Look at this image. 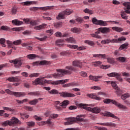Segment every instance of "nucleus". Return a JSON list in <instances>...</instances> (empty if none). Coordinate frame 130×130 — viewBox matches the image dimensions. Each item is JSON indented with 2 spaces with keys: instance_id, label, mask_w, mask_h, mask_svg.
<instances>
[{
  "instance_id": "1",
  "label": "nucleus",
  "mask_w": 130,
  "mask_h": 130,
  "mask_svg": "<svg viewBox=\"0 0 130 130\" xmlns=\"http://www.w3.org/2000/svg\"><path fill=\"white\" fill-rule=\"evenodd\" d=\"M66 69L67 70L64 69H57L56 72L58 73H54L52 74V76L54 78L56 79L59 77H63L64 75H70L72 74V71H74V68L72 66H68L66 67Z\"/></svg>"
},
{
  "instance_id": "2",
  "label": "nucleus",
  "mask_w": 130,
  "mask_h": 130,
  "mask_svg": "<svg viewBox=\"0 0 130 130\" xmlns=\"http://www.w3.org/2000/svg\"><path fill=\"white\" fill-rule=\"evenodd\" d=\"M51 75H47L44 77L38 78L35 81H32V83L36 86L37 85H41L43 86L45 84H50L51 81H48L45 79H50Z\"/></svg>"
},
{
  "instance_id": "3",
  "label": "nucleus",
  "mask_w": 130,
  "mask_h": 130,
  "mask_svg": "<svg viewBox=\"0 0 130 130\" xmlns=\"http://www.w3.org/2000/svg\"><path fill=\"white\" fill-rule=\"evenodd\" d=\"M103 102L105 104H109V103H111L113 104H114L116 106H117L118 108H121V109H126L127 108L125 106H123V105L117 102L116 101L110 99H106L104 100Z\"/></svg>"
},
{
  "instance_id": "4",
  "label": "nucleus",
  "mask_w": 130,
  "mask_h": 130,
  "mask_svg": "<svg viewBox=\"0 0 130 130\" xmlns=\"http://www.w3.org/2000/svg\"><path fill=\"white\" fill-rule=\"evenodd\" d=\"M126 39L124 37H121L117 40V39H113L112 40L107 39L105 40H102L101 41V43L102 44H108L109 43H117V42H119L120 41H125Z\"/></svg>"
},
{
  "instance_id": "5",
  "label": "nucleus",
  "mask_w": 130,
  "mask_h": 130,
  "mask_svg": "<svg viewBox=\"0 0 130 130\" xmlns=\"http://www.w3.org/2000/svg\"><path fill=\"white\" fill-rule=\"evenodd\" d=\"M92 22L94 25H97L101 26L106 27L108 25V21L103 20H98L96 19V17H94L92 19Z\"/></svg>"
},
{
  "instance_id": "6",
  "label": "nucleus",
  "mask_w": 130,
  "mask_h": 130,
  "mask_svg": "<svg viewBox=\"0 0 130 130\" xmlns=\"http://www.w3.org/2000/svg\"><path fill=\"white\" fill-rule=\"evenodd\" d=\"M5 92L9 95H14V96H15L16 97H24V96H26V93H25V92L12 91L9 89H6Z\"/></svg>"
},
{
  "instance_id": "7",
  "label": "nucleus",
  "mask_w": 130,
  "mask_h": 130,
  "mask_svg": "<svg viewBox=\"0 0 130 130\" xmlns=\"http://www.w3.org/2000/svg\"><path fill=\"white\" fill-rule=\"evenodd\" d=\"M19 119L17 118L13 117L11 121H6L3 123V125L6 126L8 124L10 126H14L16 123H19Z\"/></svg>"
},
{
  "instance_id": "8",
  "label": "nucleus",
  "mask_w": 130,
  "mask_h": 130,
  "mask_svg": "<svg viewBox=\"0 0 130 130\" xmlns=\"http://www.w3.org/2000/svg\"><path fill=\"white\" fill-rule=\"evenodd\" d=\"M108 77H110L111 78L115 77L118 81L119 82H122V78L120 76V74L116 72H112L111 73H109L107 74Z\"/></svg>"
},
{
  "instance_id": "9",
  "label": "nucleus",
  "mask_w": 130,
  "mask_h": 130,
  "mask_svg": "<svg viewBox=\"0 0 130 130\" xmlns=\"http://www.w3.org/2000/svg\"><path fill=\"white\" fill-rule=\"evenodd\" d=\"M10 62H11V63H14V64H15L14 67H15L16 68H19L21 67V66H22V61L21 60H19L18 59L11 60Z\"/></svg>"
},
{
  "instance_id": "10",
  "label": "nucleus",
  "mask_w": 130,
  "mask_h": 130,
  "mask_svg": "<svg viewBox=\"0 0 130 130\" xmlns=\"http://www.w3.org/2000/svg\"><path fill=\"white\" fill-rule=\"evenodd\" d=\"M49 63V62L46 60L37 61L32 63V66L34 67H35V66H46V64H48Z\"/></svg>"
},
{
  "instance_id": "11",
  "label": "nucleus",
  "mask_w": 130,
  "mask_h": 130,
  "mask_svg": "<svg viewBox=\"0 0 130 130\" xmlns=\"http://www.w3.org/2000/svg\"><path fill=\"white\" fill-rule=\"evenodd\" d=\"M66 120L67 121L64 122L65 125H70L71 124H73V123H75L76 122V118L70 117L69 118H67L66 119Z\"/></svg>"
},
{
  "instance_id": "12",
  "label": "nucleus",
  "mask_w": 130,
  "mask_h": 130,
  "mask_svg": "<svg viewBox=\"0 0 130 130\" xmlns=\"http://www.w3.org/2000/svg\"><path fill=\"white\" fill-rule=\"evenodd\" d=\"M53 6H47L44 7H33L32 11H36L37 10H41L42 11H47L48 10H51Z\"/></svg>"
},
{
  "instance_id": "13",
  "label": "nucleus",
  "mask_w": 130,
  "mask_h": 130,
  "mask_svg": "<svg viewBox=\"0 0 130 130\" xmlns=\"http://www.w3.org/2000/svg\"><path fill=\"white\" fill-rule=\"evenodd\" d=\"M103 76H92L90 75L89 76V80H91V81H94V82H98L99 81V79H102L103 78Z\"/></svg>"
},
{
  "instance_id": "14",
  "label": "nucleus",
  "mask_w": 130,
  "mask_h": 130,
  "mask_svg": "<svg viewBox=\"0 0 130 130\" xmlns=\"http://www.w3.org/2000/svg\"><path fill=\"white\" fill-rule=\"evenodd\" d=\"M60 94V95L62 96V97H76V95L74 93H71L68 92H62Z\"/></svg>"
},
{
  "instance_id": "15",
  "label": "nucleus",
  "mask_w": 130,
  "mask_h": 130,
  "mask_svg": "<svg viewBox=\"0 0 130 130\" xmlns=\"http://www.w3.org/2000/svg\"><path fill=\"white\" fill-rule=\"evenodd\" d=\"M101 33V30H100L99 28L98 29V31H96L94 34H91L90 36L93 37V38H97L98 39H101V36L98 35Z\"/></svg>"
},
{
  "instance_id": "16",
  "label": "nucleus",
  "mask_w": 130,
  "mask_h": 130,
  "mask_svg": "<svg viewBox=\"0 0 130 130\" xmlns=\"http://www.w3.org/2000/svg\"><path fill=\"white\" fill-rule=\"evenodd\" d=\"M99 30L103 34H107V33L110 32V28L109 27H100Z\"/></svg>"
},
{
  "instance_id": "17",
  "label": "nucleus",
  "mask_w": 130,
  "mask_h": 130,
  "mask_svg": "<svg viewBox=\"0 0 130 130\" xmlns=\"http://www.w3.org/2000/svg\"><path fill=\"white\" fill-rule=\"evenodd\" d=\"M87 97H89V98H91V99H94L95 100H101V98L100 97H98L95 95L94 93H87L86 94Z\"/></svg>"
},
{
  "instance_id": "18",
  "label": "nucleus",
  "mask_w": 130,
  "mask_h": 130,
  "mask_svg": "<svg viewBox=\"0 0 130 130\" xmlns=\"http://www.w3.org/2000/svg\"><path fill=\"white\" fill-rule=\"evenodd\" d=\"M7 80L9 82H12L13 83H16V82L20 81V79L18 77H9Z\"/></svg>"
},
{
  "instance_id": "19",
  "label": "nucleus",
  "mask_w": 130,
  "mask_h": 130,
  "mask_svg": "<svg viewBox=\"0 0 130 130\" xmlns=\"http://www.w3.org/2000/svg\"><path fill=\"white\" fill-rule=\"evenodd\" d=\"M80 106H81V107H83V108L84 109H86V110H88V111H91V112H92V111H93V110H92L93 108H92L91 107H87V106H89V105H88V104H81Z\"/></svg>"
},
{
  "instance_id": "20",
  "label": "nucleus",
  "mask_w": 130,
  "mask_h": 130,
  "mask_svg": "<svg viewBox=\"0 0 130 130\" xmlns=\"http://www.w3.org/2000/svg\"><path fill=\"white\" fill-rule=\"evenodd\" d=\"M46 26H47L46 24L44 23L43 24H41L40 25H38V26H35L34 27V29L35 30H43V29L45 28Z\"/></svg>"
},
{
  "instance_id": "21",
  "label": "nucleus",
  "mask_w": 130,
  "mask_h": 130,
  "mask_svg": "<svg viewBox=\"0 0 130 130\" xmlns=\"http://www.w3.org/2000/svg\"><path fill=\"white\" fill-rule=\"evenodd\" d=\"M82 116H83V115H82L77 116V117L75 118L76 122H85V120H84V118H82Z\"/></svg>"
},
{
  "instance_id": "22",
  "label": "nucleus",
  "mask_w": 130,
  "mask_h": 130,
  "mask_svg": "<svg viewBox=\"0 0 130 130\" xmlns=\"http://www.w3.org/2000/svg\"><path fill=\"white\" fill-rule=\"evenodd\" d=\"M12 23L13 24V25H16V26H20L23 24V22L18 20V19H14L12 20Z\"/></svg>"
},
{
  "instance_id": "23",
  "label": "nucleus",
  "mask_w": 130,
  "mask_h": 130,
  "mask_svg": "<svg viewBox=\"0 0 130 130\" xmlns=\"http://www.w3.org/2000/svg\"><path fill=\"white\" fill-rule=\"evenodd\" d=\"M70 104V101L68 100H64L61 103H60V106L63 108H66L68 105Z\"/></svg>"
},
{
  "instance_id": "24",
  "label": "nucleus",
  "mask_w": 130,
  "mask_h": 130,
  "mask_svg": "<svg viewBox=\"0 0 130 130\" xmlns=\"http://www.w3.org/2000/svg\"><path fill=\"white\" fill-rule=\"evenodd\" d=\"M60 103L59 102V101H56L55 102V109H57V110H58V111H59L60 110H61V107H60Z\"/></svg>"
},
{
  "instance_id": "25",
  "label": "nucleus",
  "mask_w": 130,
  "mask_h": 130,
  "mask_svg": "<svg viewBox=\"0 0 130 130\" xmlns=\"http://www.w3.org/2000/svg\"><path fill=\"white\" fill-rule=\"evenodd\" d=\"M92 113H95L96 114H98V113H100L101 112V109L98 107H95L92 109Z\"/></svg>"
},
{
  "instance_id": "26",
  "label": "nucleus",
  "mask_w": 130,
  "mask_h": 130,
  "mask_svg": "<svg viewBox=\"0 0 130 130\" xmlns=\"http://www.w3.org/2000/svg\"><path fill=\"white\" fill-rule=\"evenodd\" d=\"M64 14L67 16H70V15H71V14H73V13H74V11H73V10L72 9H66L63 12Z\"/></svg>"
},
{
  "instance_id": "27",
  "label": "nucleus",
  "mask_w": 130,
  "mask_h": 130,
  "mask_svg": "<svg viewBox=\"0 0 130 130\" xmlns=\"http://www.w3.org/2000/svg\"><path fill=\"white\" fill-rule=\"evenodd\" d=\"M37 2L35 1H27L23 3V6H30V5H36Z\"/></svg>"
},
{
  "instance_id": "28",
  "label": "nucleus",
  "mask_w": 130,
  "mask_h": 130,
  "mask_svg": "<svg viewBox=\"0 0 130 130\" xmlns=\"http://www.w3.org/2000/svg\"><path fill=\"white\" fill-rule=\"evenodd\" d=\"M106 82L107 83V84L108 85L109 84H111V86L113 87V88H114V89H116V88H118V87L117 86V85L116 84V83H115L114 82H111V81H106Z\"/></svg>"
},
{
  "instance_id": "29",
  "label": "nucleus",
  "mask_w": 130,
  "mask_h": 130,
  "mask_svg": "<svg viewBox=\"0 0 130 130\" xmlns=\"http://www.w3.org/2000/svg\"><path fill=\"white\" fill-rule=\"evenodd\" d=\"M112 30L116 31V32H121L123 31V28L117 26H114L112 27Z\"/></svg>"
},
{
  "instance_id": "30",
  "label": "nucleus",
  "mask_w": 130,
  "mask_h": 130,
  "mask_svg": "<svg viewBox=\"0 0 130 130\" xmlns=\"http://www.w3.org/2000/svg\"><path fill=\"white\" fill-rule=\"evenodd\" d=\"M116 60L119 61V62H125V60H126V58L124 57H119L116 58Z\"/></svg>"
},
{
  "instance_id": "31",
  "label": "nucleus",
  "mask_w": 130,
  "mask_h": 130,
  "mask_svg": "<svg viewBox=\"0 0 130 130\" xmlns=\"http://www.w3.org/2000/svg\"><path fill=\"white\" fill-rule=\"evenodd\" d=\"M105 116H109L110 117H113V118H116V119L117 118V117L115 116L114 114L109 112H106L105 114Z\"/></svg>"
},
{
  "instance_id": "32",
  "label": "nucleus",
  "mask_w": 130,
  "mask_h": 130,
  "mask_svg": "<svg viewBox=\"0 0 130 130\" xmlns=\"http://www.w3.org/2000/svg\"><path fill=\"white\" fill-rule=\"evenodd\" d=\"M65 14L64 12L59 13L58 15L56 17L57 20H61V19H64Z\"/></svg>"
},
{
  "instance_id": "33",
  "label": "nucleus",
  "mask_w": 130,
  "mask_h": 130,
  "mask_svg": "<svg viewBox=\"0 0 130 130\" xmlns=\"http://www.w3.org/2000/svg\"><path fill=\"white\" fill-rule=\"evenodd\" d=\"M73 66L74 67H79V68H81L82 62H81L80 61H74L73 62Z\"/></svg>"
},
{
  "instance_id": "34",
  "label": "nucleus",
  "mask_w": 130,
  "mask_h": 130,
  "mask_svg": "<svg viewBox=\"0 0 130 130\" xmlns=\"http://www.w3.org/2000/svg\"><path fill=\"white\" fill-rule=\"evenodd\" d=\"M130 2H125L124 3H123V6H124V7H125L126 8H124V10H125L126 9V10H130Z\"/></svg>"
},
{
  "instance_id": "35",
  "label": "nucleus",
  "mask_w": 130,
  "mask_h": 130,
  "mask_svg": "<svg viewBox=\"0 0 130 130\" xmlns=\"http://www.w3.org/2000/svg\"><path fill=\"white\" fill-rule=\"evenodd\" d=\"M121 17L124 20H127V16H126V13H125L124 11H122L121 12Z\"/></svg>"
},
{
  "instance_id": "36",
  "label": "nucleus",
  "mask_w": 130,
  "mask_h": 130,
  "mask_svg": "<svg viewBox=\"0 0 130 130\" xmlns=\"http://www.w3.org/2000/svg\"><path fill=\"white\" fill-rule=\"evenodd\" d=\"M98 124H100V125H106V126H111V125H113V124L111 122L98 123Z\"/></svg>"
},
{
  "instance_id": "37",
  "label": "nucleus",
  "mask_w": 130,
  "mask_h": 130,
  "mask_svg": "<svg viewBox=\"0 0 130 130\" xmlns=\"http://www.w3.org/2000/svg\"><path fill=\"white\" fill-rule=\"evenodd\" d=\"M83 12L86 14H89V15H92V14H94V12L92 10H90L89 9L86 8Z\"/></svg>"
},
{
  "instance_id": "38",
  "label": "nucleus",
  "mask_w": 130,
  "mask_h": 130,
  "mask_svg": "<svg viewBox=\"0 0 130 130\" xmlns=\"http://www.w3.org/2000/svg\"><path fill=\"white\" fill-rule=\"evenodd\" d=\"M61 25H62V22H56L54 23V27H55V28H60L61 27Z\"/></svg>"
},
{
  "instance_id": "39",
  "label": "nucleus",
  "mask_w": 130,
  "mask_h": 130,
  "mask_svg": "<svg viewBox=\"0 0 130 130\" xmlns=\"http://www.w3.org/2000/svg\"><path fill=\"white\" fill-rule=\"evenodd\" d=\"M84 43H86V44H88V45H90V46H93V45H94V42L92 41H89V40H85L84 41Z\"/></svg>"
},
{
  "instance_id": "40",
  "label": "nucleus",
  "mask_w": 130,
  "mask_h": 130,
  "mask_svg": "<svg viewBox=\"0 0 130 130\" xmlns=\"http://www.w3.org/2000/svg\"><path fill=\"white\" fill-rule=\"evenodd\" d=\"M115 90H116L115 93L117 95H121V94H122V90H121L119 88L117 87Z\"/></svg>"
},
{
  "instance_id": "41",
  "label": "nucleus",
  "mask_w": 130,
  "mask_h": 130,
  "mask_svg": "<svg viewBox=\"0 0 130 130\" xmlns=\"http://www.w3.org/2000/svg\"><path fill=\"white\" fill-rule=\"evenodd\" d=\"M27 56L28 59H34V58H36V57H37V56L34 54H30L27 55Z\"/></svg>"
},
{
  "instance_id": "42",
  "label": "nucleus",
  "mask_w": 130,
  "mask_h": 130,
  "mask_svg": "<svg viewBox=\"0 0 130 130\" xmlns=\"http://www.w3.org/2000/svg\"><path fill=\"white\" fill-rule=\"evenodd\" d=\"M102 64V62L100 61H97L93 62V65L94 67H100Z\"/></svg>"
},
{
  "instance_id": "43",
  "label": "nucleus",
  "mask_w": 130,
  "mask_h": 130,
  "mask_svg": "<svg viewBox=\"0 0 130 130\" xmlns=\"http://www.w3.org/2000/svg\"><path fill=\"white\" fill-rule=\"evenodd\" d=\"M121 99L122 100H125L126 98H129V94L128 93H125L124 94H122L121 97Z\"/></svg>"
},
{
  "instance_id": "44",
  "label": "nucleus",
  "mask_w": 130,
  "mask_h": 130,
  "mask_svg": "<svg viewBox=\"0 0 130 130\" xmlns=\"http://www.w3.org/2000/svg\"><path fill=\"white\" fill-rule=\"evenodd\" d=\"M48 92L49 94H51L52 95L58 94V91L56 89H52V90L49 91Z\"/></svg>"
},
{
  "instance_id": "45",
  "label": "nucleus",
  "mask_w": 130,
  "mask_h": 130,
  "mask_svg": "<svg viewBox=\"0 0 130 130\" xmlns=\"http://www.w3.org/2000/svg\"><path fill=\"white\" fill-rule=\"evenodd\" d=\"M29 104H30V105H36V104H37L38 103V100L35 99L29 102Z\"/></svg>"
},
{
  "instance_id": "46",
  "label": "nucleus",
  "mask_w": 130,
  "mask_h": 130,
  "mask_svg": "<svg viewBox=\"0 0 130 130\" xmlns=\"http://www.w3.org/2000/svg\"><path fill=\"white\" fill-rule=\"evenodd\" d=\"M29 24L31 26H37V25H38L37 20H31L30 21Z\"/></svg>"
},
{
  "instance_id": "47",
  "label": "nucleus",
  "mask_w": 130,
  "mask_h": 130,
  "mask_svg": "<svg viewBox=\"0 0 130 130\" xmlns=\"http://www.w3.org/2000/svg\"><path fill=\"white\" fill-rule=\"evenodd\" d=\"M71 31L73 32V33H78V32H80V29L77 28V27H74L71 28Z\"/></svg>"
},
{
  "instance_id": "48",
  "label": "nucleus",
  "mask_w": 130,
  "mask_h": 130,
  "mask_svg": "<svg viewBox=\"0 0 130 130\" xmlns=\"http://www.w3.org/2000/svg\"><path fill=\"white\" fill-rule=\"evenodd\" d=\"M21 43H22V40H18L13 42L14 45H20V44H21Z\"/></svg>"
},
{
  "instance_id": "49",
  "label": "nucleus",
  "mask_w": 130,
  "mask_h": 130,
  "mask_svg": "<svg viewBox=\"0 0 130 130\" xmlns=\"http://www.w3.org/2000/svg\"><path fill=\"white\" fill-rule=\"evenodd\" d=\"M7 44L8 45V47L9 48H12L13 47V46H14V45H13L14 44L13 43V42H12L10 41H9V40L7 41Z\"/></svg>"
},
{
  "instance_id": "50",
  "label": "nucleus",
  "mask_w": 130,
  "mask_h": 130,
  "mask_svg": "<svg viewBox=\"0 0 130 130\" xmlns=\"http://www.w3.org/2000/svg\"><path fill=\"white\" fill-rule=\"evenodd\" d=\"M39 73H32L29 76V78H37L39 77Z\"/></svg>"
},
{
  "instance_id": "51",
  "label": "nucleus",
  "mask_w": 130,
  "mask_h": 130,
  "mask_svg": "<svg viewBox=\"0 0 130 130\" xmlns=\"http://www.w3.org/2000/svg\"><path fill=\"white\" fill-rule=\"evenodd\" d=\"M67 41H68L70 43H75V39H73V38L70 37L69 38H68L66 39Z\"/></svg>"
},
{
  "instance_id": "52",
  "label": "nucleus",
  "mask_w": 130,
  "mask_h": 130,
  "mask_svg": "<svg viewBox=\"0 0 130 130\" xmlns=\"http://www.w3.org/2000/svg\"><path fill=\"white\" fill-rule=\"evenodd\" d=\"M50 84H52V85H60V82L59 80H57L56 81H51Z\"/></svg>"
},
{
  "instance_id": "53",
  "label": "nucleus",
  "mask_w": 130,
  "mask_h": 130,
  "mask_svg": "<svg viewBox=\"0 0 130 130\" xmlns=\"http://www.w3.org/2000/svg\"><path fill=\"white\" fill-rule=\"evenodd\" d=\"M47 38V36H45L43 38H41L36 37V39H37L38 40H40V41H44Z\"/></svg>"
},
{
  "instance_id": "54",
  "label": "nucleus",
  "mask_w": 130,
  "mask_h": 130,
  "mask_svg": "<svg viewBox=\"0 0 130 130\" xmlns=\"http://www.w3.org/2000/svg\"><path fill=\"white\" fill-rule=\"evenodd\" d=\"M67 87H74L75 86H77V84L75 83L74 82H72L70 83L66 84Z\"/></svg>"
},
{
  "instance_id": "55",
  "label": "nucleus",
  "mask_w": 130,
  "mask_h": 130,
  "mask_svg": "<svg viewBox=\"0 0 130 130\" xmlns=\"http://www.w3.org/2000/svg\"><path fill=\"white\" fill-rule=\"evenodd\" d=\"M68 47H69V48H74V49H77L78 48V46L77 45H67Z\"/></svg>"
},
{
  "instance_id": "56",
  "label": "nucleus",
  "mask_w": 130,
  "mask_h": 130,
  "mask_svg": "<svg viewBox=\"0 0 130 130\" xmlns=\"http://www.w3.org/2000/svg\"><path fill=\"white\" fill-rule=\"evenodd\" d=\"M27 124L29 126H34V125H35V122H33V121L27 122Z\"/></svg>"
},
{
  "instance_id": "57",
  "label": "nucleus",
  "mask_w": 130,
  "mask_h": 130,
  "mask_svg": "<svg viewBox=\"0 0 130 130\" xmlns=\"http://www.w3.org/2000/svg\"><path fill=\"white\" fill-rule=\"evenodd\" d=\"M110 66H108V65H102L101 66L100 68L101 69H102L103 70H107V69H109L110 68Z\"/></svg>"
},
{
  "instance_id": "58",
  "label": "nucleus",
  "mask_w": 130,
  "mask_h": 130,
  "mask_svg": "<svg viewBox=\"0 0 130 130\" xmlns=\"http://www.w3.org/2000/svg\"><path fill=\"white\" fill-rule=\"evenodd\" d=\"M107 61L108 62H109V63H114L115 61H114V59L113 58H108L107 59Z\"/></svg>"
},
{
  "instance_id": "59",
  "label": "nucleus",
  "mask_w": 130,
  "mask_h": 130,
  "mask_svg": "<svg viewBox=\"0 0 130 130\" xmlns=\"http://www.w3.org/2000/svg\"><path fill=\"white\" fill-rule=\"evenodd\" d=\"M50 117L51 118H57V117H58V115L57 114H51Z\"/></svg>"
},
{
  "instance_id": "60",
  "label": "nucleus",
  "mask_w": 130,
  "mask_h": 130,
  "mask_svg": "<svg viewBox=\"0 0 130 130\" xmlns=\"http://www.w3.org/2000/svg\"><path fill=\"white\" fill-rule=\"evenodd\" d=\"M128 46V43H125L124 44L121 45V47L122 48V49H123L124 48H125Z\"/></svg>"
},
{
  "instance_id": "61",
  "label": "nucleus",
  "mask_w": 130,
  "mask_h": 130,
  "mask_svg": "<svg viewBox=\"0 0 130 130\" xmlns=\"http://www.w3.org/2000/svg\"><path fill=\"white\" fill-rule=\"evenodd\" d=\"M60 84H64L66 83H68L69 82V79H66V80H59Z\"/></svg>"
},
{
  "instance_id": "62",
  "label": "nucleus",
  "mask_w": 130,
  "mask_h": 130,
  "mask_svg": "<svg viewBox=\"0 0 130 130\" xmlns=\"http://www.w3.org/2000/svg\"><path fill=\"white\" fill-rule=\"evenodd\" d=\"M99 57L100 58H106V54H99Z\"/></svg>"
},
{
  "instance_id": "63",
  "label": "nucleus",
  "mask_w": 130,
  "mask_h": 130,
  "mask_svg": "<svg viewBox=\"0 0 130 130\" xmlns=\"http://www.w3.org/2000/svg\"><path fill=\"white\" fill-rule=\"evenodd\" d=\"M11 13H12V14H16V13H17V8H12L11 10Z\"/></svg>"
},
{
  "instance_id": "64",
  "label": "nucleus",
  "mask_w": 130,
  "mask_h": 130,
  "mask_svg": "<svg viewBox=\"0 0 130 130\" xmlns=\"http://www.w3.org/2000/svg\"><path fill=\"white\" fill-rule=\"evenodd\" d=\"M62 34L61 32H56L55 34V36L56 37H61L62 36Z\"/></svg>"
}]
</instances>
